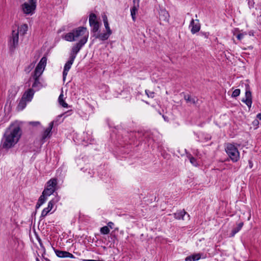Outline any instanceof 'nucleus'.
Segmentation results:
<instances>
[{"label": "nucleus", "mask_w": 261, "mask_h": 261, "mask_svg": "<svg viewBox=\"0 0 261 261\" xmlns=\"http://www.w3.org/2000/svg\"><path fill=\"white\" fill-rule=\"evenodd\" d=\"M21 130L18 125H10L5 131L1 140V147L6 150L13 147L19 141Z\"/></svg>", "instance_id": "obj_1"}, {"label": "nucleus", "mask_w": 261, "mask_h": 261, "mask_svg": "<svg viewBox=\"0 0 261 261\" xmlns=\"http://www.w3.org/2000/svg\"><path fill=\"white\" fill-rule=\"evenodd\" d=\"M89 37V32L87 28L79 27L73 29L71 32L63 35L62 38L67 41L86 43Z\"/></svg>", "instance_id": "obj_2"}, {"label": "nucleus", "mask_w": 261, "mask_h": 261, "mask_svg": "<svg viewBox=\"0 0 261 261\" xmlns=\"http://www.w3.org/2000/svg\"><path fill=\"white\" fill-rule=\"evenodd\" d=\"M225 151L233 162H237L240 159V153L237 147L232 143H227L225 145Z\"/></svg>", "instance_id": "obj_3"}, {"label": "nucleus", "mask_w": 261, "mask_h": 261, "mask_svg": "<svg viewBox=\"0 0 261 261\" xmlns=\"http://www.w3.org/2000/svg\"><path fill=\"white\" fill-rule=\"evenodd\" d=\"M37 0H29L21 6V10L25 15H32L35 13L36 8Z\"/></svg>", "instance_id": "obj_4"}, {"label": "nucleus", "mask_w": 261, "mask_h": 261, "mask_svg": "<svg viewBox=\"0 0 261 261\" xmlns=\"http://www.w3.org/2000/svg\"><path fill=\"white\" fill-rule=\"evenodd\" d=\"M89 21L91 32H98L99 29L100 23L98 21L96 15L94 13H91L89 15Z\"/></svg>", "instance_id": "obj_5"}, {"label": "nucleus", "mask_w": 261, "mask_h": 261, "mask_svg": "<svg viewBox=\"0 0 261 261\" xmlns=\"http://www.w3.org/2000/svg\"><path fill=\"white\" fill-rule=\"evenodd\" d=\"M19 34L18 32L13 30L12 36L9 41L10 48L13 50L18 46V44Z\"/></svg>", "instance_id": "obj_6"}, {"label": "nucleus", "mask_w": 261, "mask_h": 261, "mask_svg": "<svg viewBox=\"0 0 261 261\" xmlns=\"http://www.w3.org/2000/svg\"><path fill=\"white\" fill-rule=\"evenodd\" d=\"M59 198L56 197L55 198L53 199L52 200L49 201V202L48 203L47 207L44 208L42 211L40 217L44 218L45 216H46L48 213L52 210L54 205L56 202H57L59 201Z\"/></svg>", "instance_id": "obj_7"}, {"label": "nucleus", "mask_w": 261, "mask_h": 261, "mask_svg": "<svg viewBox=\"0 0 261 261\" xmlns=\"http://www.w3.org/2000/svg\"><path fill=\"white\" fill-rule=\"evenodd\" d=\"M86 43H83L82 42H77L71 48L70 56V57L72 58L75 59L76 58V55L81 49V48L83 47V46Z\"/></svg>", "instance_id": "obj_8"}, {"label": "nucleus", "mask_w": 261, "mask_h": 261, "mask_svg": "<svg viewBox=\"0 0 261 261\" xmlns=\"http://www.w3.org/2000/svg\"><path fill=\"white\" fill-rule=\"evenodd\" d=\"M242 101L245 103L246 105L250 108L252 105V95L251 92H250L248 86L246 88V92H245V98H243Z\"/></svg>", "instance_id": "obj_9"}, {"label": "nucleus", "mask_w": 261, "mask_h": 261, "mask_svg": "<svg viewBox=\"0 0 261 261\" xmlns=\"http://www.w3.org/2000/svg\"><path fill=\"white\" fill-rule=\"evenodd\" d=\"M170 16L169 14L165 9H161L159 11V20L160 21V24H162V22H168L169 21Z\"/></svg>", "instance_id": "obj_10"}, {"label": "nucleus", "mask_w": 261, "mask_h": 261, "mask_svg": "<svg viewBox=\"0 0 261 261\" xmlns=\"http://www.w3.org/2000/svg\"><path fill=\"white\" fill-rule=\"evenodd\" d=\"M196 22L192 19L190 22L189 28H191V32L193 34L198 32L200 29V24L198 19L196 20Z\"/></svg>", "instance_id": "obj_11"}, {"label": "nucleus", "mask_w": 261, "mask_h": 261, "mask_svg": "<svg viewBox=\"0 0 261 261\" xmlns=\"http://www.w3.org/2000/svg\"><path fill=\"white\" fill-rule=\"evenodd\" d=\"M74 59L70 57L69 60L65 63L64 65V70L63 72V78L64 81L65 80L66 76H67L68 72L74 62Z\"/></svg>", "instance_id": "obj_12"}, {"label": "nucleus", "mask_w": 261, "mask_h": 261, "mask_svg": "<svg viewBox=\"0 0 261 261\" xmlns=\"http://www.w3.org/2000/svg\"><path fill=\"white\" fill-rule=\"evenodd\" d=\"M94 37L95 39H98L101 41H105L107 40L110 36L112 34L109 32H106L103 33H100L98 31L97 32H93Z\"/></svg>", "instance_id": "obj_13"}, {"label": "nucleus", "mask_w": 261, "mask_h": 261, "mask_svg": "<svg viewBox=\"0 0 261 261\" xmlns=\"http://www.w3.org/2000/svg\"><path fill=\"white\" fill-rule=\"evenodd\" d=\"M54 251L56 254V255L61 258L64 257H69L71 258H74L75 256L71 254V253L65 251H61L57 249H54Z\"/></svg>", "instance_id": "obj_14"}, {"label": "nucleus", "mask_w": 261, "mask_h": 261, "mask_svg": "<svg viewBox=\"0 0 261 261\" xmlns=\"http://www.w3.org/2000/svg\"><path fill=\"white\" fill-rule=\"evenodd\" d=\"M134 6L130 9V15L132 18V19L134 21H135L136 20V15L138 11V9L139 7V1L136 4V0L133 1Z\"/></svg>", "instance_id": "obj_15"}, {"label": "nucleus", "mask_w": 261, "mask_h": 261, "mask_svg": "<svg viewBox=\"0 0 261 261\" xmlns=\"http://www.w3.org/2000/svg\"><path fill=\"white\" fill-rule=\"evenodd\" d=\"M35 91L32 89H29L23 94L22 97L28 101H31L34 96Z\"/></svg>", "instance_id": "obj_16"}, {"label": "nucleus", "mask_w": 261, "mask_h": 261, "mask_svg": "<svg viewBox=\"0 0 261 261\" xmlns=\"http://www.w3.org/2000/svg\"><path fill=\"white\" fill-rule=\"evenodd\" d=\"M54 125V121L49 123L48 127L44 130L42 135V139L44 140L47 137H49L51 134V130Z\"/></svg>", "instance_id": "obj_17"}, {"label": "nucleus", "mask_w": 261, "mask_h": 261, "mask_svg": "<svg viewBox=\"0 0 261 261\" xmlns=\"http://www.w3.org/2000/svg\"><path fill=\"white\" fill-rule=\"evenodd\" d=\"M174 218L176 219H182L184 220V217L185 215H187L188 219L190 218V215L187 213L184 210H180L177 211L176 213L173 214Z\"/></svg>", "instance_id": "obj_18"}, {"label": "nucleus", "mask_w": 261, "mask_h": 261, "mask_svg": "<svg viewBox=\"0 0 261 261\" xmlns=\"http://www.w3.org/2000/svg\"><path fill=\"white\" fill-rule=\"evenodd\" d=\"M57 186V180L56 178H51L47 182V188L53 189L54 191H56Z\"/></svg>", "instance_id": "obj_19"}, {"label": "nucleus", "mask_w": 261, "mask_h": 261, "mask_svg": "<svg viewBox=\"0 0 261 261\" xmlns=\"http://www.w3.org/2000/svg\"><path fill=\"white\" fill-rule=\"evenodd\" d=\"M184 98L187 103L193 105H196L198 103V99L195 97H191L190 95H185Z\"/></svg>", "instance_id": "obj_20"}, {"label": "nucleus", "mask_w": 261, "mask_h": 261, "mask_svg": "<svg viewBox=\"0 0 261 261\" xmlns=\"http://www.w3.org/2000/svg\"><path fill=\"white\" fill-rule=\"evenodd\" d=\"M46 62H47L46 57H42L36 68L44 71L45 67L46 66Z\"/></svg>", "instance_id": "obj_21"}, {"label": "nucleus", "mask_w": 261, "mask_h": 261, "mask_svg": "<svg viewBox=\"0 0 261 261\" xmlns=\"http://www.w3.org/2000/svg\"><path fill=\"white\" fill-rule=\"evenodd\" d=\"M28 27L27 24H23L21 25L20 27H18L17 30L16 32H18V34L19 33L20 35H24L28 31Z\"/></svg>", "instance_id": "obj_22"}, {"label": "nucleus", "mask_w": 261, "mask_h": 261, "mask_svg": "<svg viewBox=\"0 0 261 261\" xmlns=\"http://www.w3.org/2000/svg\"><path fill=\"white\" fill-rule=\"evenodd\" d=\"M201 258V255L200 253L194 254L189 256H187L185 258V261H196L199 260Z\"/></svg>", "instance_id": "obj_23"}, {"label": "nucleus", "mask_w": 261, "mask_h": 261, "mask_svg": "<svg viewBox=\"0 0 261 261\" xmlns=\"http://www.w3.org/2000/svg\"><path fill=\"white\" fill-rule=\"evenodd\" d=\"M27 102H28L27 100L24 99V98H23L21 97V99L20 100L18 105L17 107V109L18 111H21L23 109H24L26 106H27Z\"/></svg>", "instance_id": "obj_24"}, {"label": "nucleus", "mask_w": 261, "mask_h": 261, "mask_svg": "<svg viewBox=\"0 0 261 261\" xmlns=\"http://www.w3.org/2000/svg\"><path fill=\"white\" fill-rule=\"evenodd\" d=\"M244 223L243 222H241L238 224L237 226L232 229L231 232V236L233 237L237 232H238L242 228Z\"/></svg>", "instance_id": "obj_25"}, {"label": "nucleus", "mask_w": 261, "mask_h": 261, "mask_svg": "<svg viewBox=\"0 0 261 261\" xmlns=\"http://www.w3.org/2000/svg\"><path fill=\"white\" fill-rule=\"evenodd\" d=\"M63 97V94L62 93H61L58 98L59 103L61 106H62V107L64 108H67L68 104L64 100Z\"/></svg>", "instance_id": "obj_26"}, {"label": "nucleus", "mask_w": 261, "mask_h": 261, "mask_svg": "<svg viewBox=\"0 0 261 261\" xmlns=\"http://www.w3.org/2000/svg\"><path fill=\"white\" fill-rule=\"evenodd\" d=\"M34 80V82L32 85V87L36 89V90H39L41 86V84L39 81V78H33Z\"/></svg>", "instance_id": "obj_27"}, {"label": "nucleus", "mask_w": 261, "mask_h": 261, "mask_svg": "<svg viewBox=\"0 0 261 261\" xmlns=\"http://www.w3.org/2000/svg\"><path fill=\"white\" fill-rule=\"evenodd\" d=\"M55 191H54V189H50V188H46L43 191L42 194L46 196V197H48L51 194H53L54 193Z\"/></svg>", "instance_id": "obj_28"}, {"label": "nucleus", "mask_w": 261, "mask_h": 261, "mask_svg": "<svg viewBox=\"0 0 261 261\" xmlns=\"http://www.w3.org/2000/svg\"><path fill=\"white\" fill-rule=\"evenodd\" d=\"M43 71L41 69H39L38 68H36L34 71V74L33 75V78H39V77L42 74Z\"/></svg>", "instance_id": "obj_29"}, {"label": "nucleus", "mask_w": 261, "mask_h": 261, "mask_svg": "<svg viewBox=\"0 0 261 261\" xmlns=\"http://www.w3.org/2000/svg\"><path fill=\"white\" fill-rule=\"evenodd\" d=\"M188 158L190 160V163L193 165H194V166H198V163H197V160L195 158H194L192 156H191V155H190L188 156Z\"/></svg>", "instance_id": "obj_30"}, {"label": "nucleus", "mask_w": 261, "mask_h": 261, "mask_svg": "<svg viewBox=\"0 0 261 261\" xmlns=\"http://www.w3.org/2000/svg\"><path fill=\"white\" fill-rule=\"evenodd\" d=\"M100 232L103 234H107L110 232L108 226H105L100 228Z\"/></svg>", "instance_id": "obj_31"}, {"label": "nucleus", "mask_w": 261, "mask_h": 261, "mask_svg": "<svg viewBox=\"0 0 261 261\" xmlns=\"http://www.w3.org/2000/svg\"><path fill=\"white\" fill-rule=\"evenodd\" d=\"M46 199L47 197L42 193V195L39 197L38 202H39V203L43 204L46 200Z\"/></svg>", "instance_id": "obj_32"}, {"label": "nucleus", "mask_w": 261, "mask_h": 261, "mask_svg": "<svg viewBox=\"0 0 261 261\" xmlns=\"http://www.w3.org/2000/svg\"><path fill=\"white\" fill-rule=\"evenodd\" d=\"M145 93L147 95V96L149 98H153L154 97V92L153 91H150L148 90H145Z\"/></svg>", "instance_id": "obj_33"}, {"label": "nucleus", "mask_w": 261, "mask_h": 261, "mask_svg": "<svg viewBox=\"0 0 261 261\" xmlns=\"http://www.w3.org/2000/svg\"><path fill=\"white\" fill-rule=\"evenodd\" d=\"M35 64V62L31 63L25 69V71L27 72H30L32 70V69L34 67Z\"/></svg>", "instance_id": "obj_34"}, {"label": "nucleus", "mask_w": 261, "mask_h": 261, "mask_svg": "<svg viewBox=\"0 0 261 261\" xmlns=\"http://www.w3.org/2000/svg\"><path fill=\"white\" fill-rule=\"evenodd\" d=\"M240 94V90L239 89H237L233 91L231 96L232 97H237Z\"/></svg>", "instance_id": "obj_35"}, {"label": "nucleus", "mask_w": 261, "mask_h": 261, "mask_svg": "<svg viewBox=\"0 0 261 261\" xmlns=\"http://www.w3.org/2000/svg\"><path fill=\"white\" fill-rule=\"evenodd\" d=\"M247 35V33L246 32L240 33L237 35V38L238 40H242L244 37Z\"/></svg>", "instance_id": "obj_36"}, {"label": "nucleus", "mask_w": 261, "mask_h": 261, "mask_svg": "<svg viewBox=\"0 0 261 261\" xmlns=\"http://www.w3.org/2000/svg\"><path fill=\"white\" fill-rule=\"evenodd\" d=\"M104 25H105V28H106V29L107 30V32H109V31H110V33L112 34V31L110 29V28L109 27V22H107L104 23Z\"/></svg>", "instance_id": "obj_37"}, {"label": "nucleus", "mask_w": 261, "mask_h": 261, "mask_svg": "<svg viewBox=\"0 0 261 261\" xmlns=\"http://www.w3.org/2000/svg\"><path fill=\"white\" fill-rule=\"evenodd\" d=\"M248 4L250 9L254 7V2L253 0H247Z\"/></svg>", "instance_id": "obj_38"}, {"label": "nucleus", "mask_w": 261, "mask_h": 261, "mask_svg": "<svg viewBox=\"0 0 261 261\" xmlns=\"http://www.w3.org/2000/svg\"><path fill=\"white\" fill-rule=\"evenodd\" d=\"M29 124L33 126H37L40 124V122L39 121H31L29 122Z\"/></svg>", "instance_id": "obj_39"}, {"label": "nucleus", "mask_w": 261, "mask_h": 261, "mask_svg": "<svg viewBox=\"0 0 261 261\" xmlns=\"http://www.w3.org/2000/svg\"><path fill=\"white\" fill-rule=\"evenodd\" d=\"M102 18L103 19V23L108 22V18L106 15L104 14L102 16Z\"/></svg>", "instance_id": "obj_40"}, {"label": "nucleus", "mask_w": 261, "mask_h": 261, "mask_svg": "<svg viewBox=\"0 0 261 261\" xmlns=\"http://www.w3.org/2000/svg\"><path fill=\"white\" fill-rule=\"evenodd\" d=\"M201 34L206 38H207L209 35V33L206 32H201Z\"/></svg>", "instance_id": "obj_41"}, {"label": "nucleus", "mask_w": 261, "mask_h": 261, "mask_svg": "<svg viewBox=\"0 0 261 261\" xmlns=\"http://www.w3.org/2000/svg\"><path fill=\"white\" fill-rule=\"evenodd\" d=\"M113 225H114V223L112 222H109L108 223V226H108V227H110L111 229H112Z\"/></svg>", "instance_id": "obj_42"}, {"label": "nucleus", "mask_w": 261, "mask_h": 261, "mask_svg": "<svg viewBox=\"0 0 261 261\" xmlns=\"http://www.w3.org/2000/svg\"><path fill=\"white\" fill-rule=\"evenodd\" d=\"M83 261H103L102 260H95V259H82Z\"/></svg>", "instance_id": "obj_43"}, {"label": "nucleus", "mask_w": 261, "mask_h": 261, "mask_svg": "<svg viewBox=\"0 0 261 261\" xmlns=\"http://www.w3.org/2000/svg\"><path fill=\"white\" fill-rule=\"evenodd\" d=\"M42 204L41 203H39V202H37L36 205V208L38 209L39 208Z\"/></svg>", "instance_id": "obj_44"}, {"label": "nucleus", "mask_w": 261, "mask_h": 261, "mask_svg": "<svg viewBox=\"0 0 261 261\" xmlns=\"http://www.w3.org/2000/svg\"><path fill=\"white\" fill-rule=\"evenodd\" d=\"M256 118L259 120H261V114L260 113L258 114L256 116Z\"/></svg>", "instance_id": "obj_45"}, {"label": "nucleus", "mask_w": 261, "mask_h": 261, "mask_svg": "<svg viewBox=\"0 0 261 261\" xmlns=\"http://www.w3.org/2000/svg\"><path fill=\"white\" fill-rule=\"evenodd\" d=\"M253 123L255 124H258L259 123L258 120H254Z\"/></svg>", "instance_id": "obj_46"}, {"label": "nucleus", "mask_w": 261, "mask_h": 261, "mask_svg": "<svg viewBox=\"0 0 261 261\" xmlns=\"http://www.w3.org/2000/svg\"><path fill=\"white\" fill-rule=\"evenodd\" d=\"M249 163L250 167V168H252V162H251V161H249Z\"/></svg>", "instance_id": "obj_47"}, {"label": "nucleus", "mask_w": 261, "mask_h": 261, "mask_svg": "<svg viewBox=\"0 0 261 261\" xmlns=\"http://www.w3.org/2000/svg\"><path fill=\"white\" fill-rule=\"evenodd\" d=\"M66 113H65L64 114H62V115H59V117H62V116L64 115Z\"/></svg>", "instance_id": "obj_48"}, {"label": "nucleus", "mask_w": 261, "mask_h": 261, "mask_svg": "<svg viewBox=\"0 0 261 261\" xmlns=\"http://www.w3.org/2000/svg\"><path fill=\"white\" fill-rule=\"evenodd\" d=\"M36 261H40V260L39 259V258H37V257L36 258Z\"/></svg>", "instance_id": "obj_49"}, {"label": "nucleus", "mask_w": 261, "mask_h": 261, "mask_svg": "<svg viewBox=\"0 0 261 261\" xmlns=\"http://www.w3.org/2000/svg\"><path fill=\"white\" fill-rule=\"evenodd\" d=\"M163 117L164 119L165 120H166V118H165V117L164 115L163 116Z\"/></svg>", "instance_id": "obj_50"}]
</instances>
